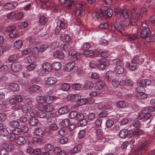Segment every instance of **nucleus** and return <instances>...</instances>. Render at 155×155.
Here are the masks:
<instances>
[{
	"mask_svg": "<svg viewBox=\"0 0 155 155\" xmlns=\"http://www.w3.org/2000/svg\"><path fill=\"white\" fill-rule=\"evenodd\" d=\"M37 116L41 118H45L47 116V114L42 110H38V113Z\"/></svg>",
	"mask_w": 155,
	"mask_h": 155,
	"instance_id": "nucleus-45",
	"label": "nucleus"
},
{
	"mask_svg": "<svg viewBox=\"0 0 155 155\" xmlns=\"http://www.w3.org/2000/svg\"><path fill=\"white\" fill-rule=\"evenodd\" d=\"M53 55L56 58H63L64 57L63 53L61 51H55L53 54Z\"/></svg>",
	"mask_w": 155,
	"mask_h": 155,
	"instance_id": "nucleus-20",
	"label": "nucleus"
},
{
	"mask_svg": "<svg viewBox=\"0 0 155 155\" xmlns=\"http://www.w3.org/2000/svg\"><path fill=\"white\" fill-rule=\"evenodd\" d=\"M9 88L14 91H17L19 90L18 84L15 83H12L8 85Z\"/></svg>",
	"mask_w": 155,
	"mask_h": 155,
	"instance_id": "nucleus-18",
	"label": "nucleus"
},
{
	"mask_svg": "<svg viewBox=\"0 0 155 155\" xmlns=\"http://www.w3.org/2000/svg\"><path fill=\"white\" fill-rule=\"evenodd\" d=\"M141 30L140 34V37L146 41L147 42L155 41V35L152 34L149 32L150 29L148 30L142 29Z\"/></svg>",
	"mask_w": 155,
	"mask_h": 155,
	"instance_id": "nucleus-1",
	"label": "nucleus"
},
{
	"mask_svg": "<svg viewBox=\"0 0 155 155\" xmlns=\"http://www.w3.org/2000/svg\"><path fill=\"white\" fill-rule=\"evenodd\" d=\"M69 54L71 56V58L74 61L81 58V54L74 50H71L69 52Z\"/></svg>",
	"mask_w": 155,
	"mask_h": 155,
	"instance_id": "nucleus-4",
	"label": "nucleus"
},
{
	"mask_svg": "<svg viewBox=\"0 0 155 155\" xmlns=\"http://www.w3.org/2000/svg\"><path fill=\"white\" fill-rule=\"evenodd\" d=\"M11 2H8L6 3L4 5V8L6 9H13V8L12 7Z\"/></svg>",
	"mask_w": 155,
	"mask_h": 155,
	"instance_id": "nucleus-56",
	"label": "nucleus"
},
{
	"mask_svg": "<svg viewBox=\"0 0 155 155\" xmlns=\"http://www.w3.org/2000/svg\"><path fill=\"white\" fill-rule=\"evenodd\" d=\"M2 146V148L0 150V155H9V152L15 149L14 146L12 144L4 143Z\"/></svg>",
	"mask_w": 155,
	"mask_h": 155,
	"instance_id": "nucleus-2",
	"label": "nucleus"
},
{
	"mask_svg": "<svg viewBox=\"0 0 155 155\" xmlns=\"http://www.w3.org/2000/svg\"><path fill=\"white\" fill-rule=\"evenodd\" d=\"M105 85V82L103 81H99L96 83L94 87L96 90H100L103 88Z\"/></svg>",
	"mask_w": 155,
	"mask_h": 155,
	"instance_id": "nucleus-15",
	"label": "nucleus"
},
{
	"mask_svg": "<svg viewBox=\"0 0 155 155\" xmlns=\"http://www.w3.org/2000/svg\"><path fill=\"white\" fill-rule=\"evenodd\" d=\"M99 63V60H92L91 61L90 63V65L92 68H95Z\"/></svg>",
	"mask_w": 155,
	"mask_h": 155,
	"instance_id": "nucleus-53",
	"label": "nucleus"
},
{
	"mask_svg": "<svg viewBox=\"0 0 155 155\" xmlns=\"http://www.w3.org/2000/svg\"><path fill=\"white\" fill-rule=\"evenodd\" d=\"M53 146L51 144L48 143L45 145V149L47 151H51L53 148Z\"/></svg>",
	"mask_w": 155,
	"mask_h": 155,
	"instance_id": "nucleus-51",
	"label": "nucleus"
},
{
	"mask_svg": "<svg viewBox=\"0 0 155 155\" xmlns=\"http://www.w3.org/2000/svg\"><path fill=\"white\" fill-rule=\"evenodd\" d=\"M115 28L117 31L122 32L124 30V28L121 23H115L114 24Z\"/></svg>",
	"mask_w": 155,
	"mask_h": 155,
	"instance_id": "nucleus-31",
	"label": "nucleus"
},
{
	"mask_svg": "<svg viewBox=\"0 0 155 155\" xmlns=\"http://www.w3.org/2000/svg\"><path fill=\"white\" fill-rule=\"evenodd\" d=\"M8 130L5 128H3L0 131V135L2 136H7L8 134Z\"/></svg>",
	"mask_w": 155,
	"mask_h": 155,
	"instance_id": "nucleus-50",
	"label": "nucleus"
},
{
	"mask_svg": "<svg viewBox=\"0 0 155 155\" xmlns=\"http://www.w3.org/2000/svg\"><path fill=\"white\" fill-rule=\"evenodd\" d=\"M28 25V23L26 22L22 21L19 23L18 27L20 28H24L27 27Z\"/></svg>",
	"mask_w": 155,
	"mask_h": 155,
	"instance_id": "nucleus-64",
	"label": "nucleus"
},
{
	"mask_svg": "<svg viewBox=\"0 0 155 155\" xmlns=\"http://www.w3.org/2000/svg\"><path fill=\"white\" fill-rule=\"evenodd\" d=\"M18 56L16 54H14L11 56L8 59V60L10 62H12L18 59Z\"/></svg>",
	"mask_w": 155,
	"mask_h": 155,
	"instance_id": "nucleus-49",
	"label": "nucleus"
},
{
	"mask_svg": "<svg viewBox=\"0 0 155 155\" xmlns=\"http://www.w3.org/2000/svg\"><path fill=\"white\" fill-rule=\"evenodd\" d=\"M24 14L22 12H19L15 14V18L18 19H20L24 17Z\"/></svg>",
	"mask_w": 155,
	"mask_h": 155,
	"instance_id": "nucleus-58",
	"label": "nucleus"
},
{
	"mask_svg": "<svg viewBox=\"0 0 155 155\" xmlns=\"http://www.w3.org/2000/svg\"><path fill=\"white\" fill-rule=\"evenodd\" d=\"M107 61H105L104 59H100L99 60V63L97 65V67L100 70H104L105 68V66L106 64V62Z\"/></svg>",
	"mask_w": 155,
	"mask_h": 155,
	"instance_id": "nucleus-8",
	"label": "nucleus"
},
{
	"mask_svg": "<svg viewBox=\"0 0 155 155\" xmlns=\"http://www.w3.org/2000/svg\"><path fill=\"white\" fill-rule=\"evenodd\" d=\"M145 111L146 110L143 109L141 112V114L142 115V118L144 117L145 120H147L150 118L151 115L150 113H148L147 111Z\"/></svg>",
	"mask_w": 155,
	"mask_h": 155,
	"instance_id": "nucleus-26",
	"label": "nucleus"
},
{
	"mask_svg": "<svg viewBox=\"0 0 155 155\" xmlns=\"http://www.w3.org/2000/svg\"><path fill=\"white\" fill-rule=\"evenodd\" d=\"M6 31L8 32H10L9 36L11 38L16 37L18 34V32L16 30V27L14 26L8 27Z\"/></svg>",
	"mask_w": 155,
	"mask_h": 155,
	"instance_id": "nucleus-3",
	"label": "nucleus"
},
{
	"mask_svg": "<svg viewBox=\"0 0 155 155\" xmlns=\"http://www.w3.org/2000/svg\"><path fill=\"white\" fill-rule=\"evenodd\" d=\"M128 131L127 129H123L120 130L119 135L120 137L122 138H125L128 135Z\"/></svg>",
	"mask_w": 155,
	"mask_h": 155,
	"instance_id": "nucleus-19",
	"label": "nucleus"
},
{
	"mask_svg": "<svg viewBox=\"0 0 155 155\" xmlns=\"http://www.w3.org/2000/svg\"><path fill=\"white\" fill-rule=\"evenodd\" d=\"M83 55L85 57H88L94 55V52L91 50H86L83 52Z\"/></svg>",
	"mask_w": 155,
	"mask_h": 155,
	"instance_id": "nucleus-24",
	"label": "nucleus"
},
{
	"mask_svg": "<svg viewBox=\"0 0 155 155\" xmlns=\"http://www.w3.org/2000/svg\"><path fill=\"white\" fill-rule=\"evenodd\" d=\"M29 113L30 114V115L31 117H33V116L35 115L37 116L38 114V110H37L30 107Z\"/></svg>",
	"mask_w": 155,
	"mask_h": 155,
	"instance_id": "nucleus-39",
	"label": "nucleus"
},
{
	"mask_svg": "<svg viewBox=\"0 0 155 155\" xmlns=\"http://www.w3.org/2000/svg\"><path fill=\"white\" fill-rule=\"evenodd\" d=\"M114 72L117 74H121L124 72V69L123 67L120 65H118L116 66L114 70Z\"/></svg>",
	"mask_w": 155,
	"mask_h": 155,
	"instance_id": "nucleus-17",
	"label": "nucleus"
},
{
	"mask_svg": "<svg viewBox=\"0 0 155 155\" xmlns=\"http://www.w3.org/2000/svg\"><path fill=\"white\" fill-rule=\"evenodd\" d=\"M30 107L28 106L27 107L25 105H24L22 106L21 110L23 112L25 113H27L29 112Z\"/></svg>",
	"mask_w": 155,
	"mask_h": 155,
	"instance_id": "nucleus-47",
	"label": "nucleus"
},
{
	"mask_svg": "<svg viewBox=\"0 0 155 155\" xmlns=\"http://www.w3.org/2000/svg\"><path fill=\"white\" fill-rule=\"evenodd\" d=\"M104 6H103L102 8H101V10H104L103 12L105 15L108 17H111L113 15V12L112 9H110L108 7H106L105 9H104Z\"/></svg>",
	"mask_w": 155,
	"mask_h": 155,
	"instance_id": "nucleus-9",
	"label": "nucleus"
},
{
	"mask_svg": "<svg viewBox=\"0 0 155 155\" xmlns=\"http://www.w3.org/2000/svg\"><path fill=\"white\" fill-rule=\"evenodd\" d=\"M70 120L68 119H64L61 122V126L64 127H66L69 125Z\"/></svg>",
	"mask_w": 155,
	"mask_h": 155,
	"instance_id": "nucleus-42",
	"label": "nucleus"
},
{
	"mask_svg": "<svg viewBox=\"0 0 155 155\" xmlns=\"http://www.w3.org/2000/svg\"><path fill=\"white\" fill-rule=\"evenodd\" d=\"M9 125L13 128H17L19 126V123L17 120H13L10 122Z\"/></svg>",
	"mask_w": 155,
	"mask_h": 155,
	"instance_id": "nucleus-33",
	"label": "nucleus"
},
{
	"mask_svg": "<svg viewBox=\"0 0 155 155\" xmlns=\"http://www.w3.org/2000/svg\"><path fill=\"white\" fill-rule=\"evenodd\" d=\"M137 36L136 35H130L127 36V38L129 41H132L137 38Z\"/></svg>",
	"mask_w": 155,
	"mask_h": 155,
	"instance_id": "nucleus-61",
	"label": "nucleus"
},
{
	"mask_svg": "<svg viewBox=\"0 0 155 155\" xmlns=\"http://www.w3.org/2000/svg\"><path fill=\"white\" fill-rule=\"evenodd\" d=\"M118 85V82L115 79H113L112 80V82H111V86L112 87L116 88L117 87Z\"/></svg>",
	"mask_w": 155,
	"mask_h": 155,
	"instance_id": "nucleus-63",
	"label": "nucleus"
},
{
	"mask_svg": "<svg viewBox=\"0 0 155 155\" xmlns=\"http://www.w3.org/2000/svg\"><path fill=\"white\" fill-rule=\"evenodd\" d=\"M77 115V112L75 110H73L70 112L69 114V117L70 118L73 119L76 118Z\"/></svg>",
	"mask_w": 155,
	"mask_h": 155,
	"instance_id": "nucleus-48",
	"label": "nucleus"
},
{
	"mask_svg": "<svg viewBox=\"0 0 155 155\" xmlns=\"http://www.w3.org/2000/svg\"><path fill=\"white\" fill-rule=\"evenodd\" d=\"M140 83L143 85L144 84L146 86H149L151 84V81L149 79H143L140 81Z\"/></svg>",
	"mask_w": 155,
	"mask_h": 155,
	"instance_id": "nucleus-43",
	"label": "nucleus"
},
{
	"mask_svg": "<svg viewBox=\"0 0 155 155\" xmlns=\"http://www.w3.org/2000/svg\"><path fill=\"white\" fill-rule=\"evenodd\" d=\"M35 61V58L33 55H30L27 57L26 62L28 64L34 63Z\"/></svg>",
	"mask_w": 155,
	"mask_h": 155,
	"instance_id": "nucleus-37",
	"label": "nucleus"
},
{
	"mask_svg": "<svg viewBox=\"0 0 155 155\" xmlns=\"http://www.w3.org/2000/svg\"><path fill=\"white\" fill-rule=\"evenodd\" d=\"M21 68V65L18 62L13 63L11 65V70L14 72L18 71Z\"/></svg>",
	"mask_w": 155,
	"mask_h": 155,
	"instance_id": "nucleus-5",
	"label": "nucleus"
},
{
	"mask_svg": "<svg viewBox=\"0 0 155 155\" xmlns=\"http://www.w3.org/2000/svg\"><path fill=\"white\" fill-rule=\"evenodd\" d=\"M36 67V65L35 64H30L27 67V69L28 71H31L33 70Z\"/></svg>",
	"mask_w": 155,
	"mask_h": 155,
	"instance_id": "nucleus-62",
	"label": "nucleus"
},
{
	"mask_svg": "<svg viewBox=\"0 0 155 155\" xmlns=\"http://www.w3.org/2000/svg\"><path fill=\"white\" fill-rule=\"evenodd\" d=\"M23 42L21 40L16 41L14 44V47L17 49L21 48Z\"/></svg>",
	"mask_w": 155,
	"mask_h": 155,
	"instance_id": "nucleus-30",
	"label": "nucleus"
},
{
	"mask_svg": "<svg viewBox=\"0 0 155 155\" xmlns=\"http://www.w3.org/2000/svg\"><path fill=\"white\" fill-rule=\"evenodd\" d=\"M48 46V45L46 44L41 45L39 47L40 52H42L44 51L47 49Z\"/></svg>",
	"mask_w": 155,
	"mask_h": 155,
	"instance_id": "nucleus-52",
	"label": "nucleus"
},
{
	"mask_svg": "<svg viewBox=\"0 0 155 155\" xmlns=\"http://www.w3.org/2000/svg\"><path fill=\"white\" fill-rule=\"evenodd\" d=\"M15 12H12L8 14L6 16L7 18L8 19H12L14 18H15Z\"/></svg>",
	"mask_w": 155,
	"mask_h": 155,
	"instance_id": "nucleus-59",
	"label": "nucleus"
},
{
	"mask_svg": "<svg viewBox=\"0 0 155 155\" xmlns=\"http://www.w3.org/2000/svg\"><path fill=\"white\" fill-rule=\"evenodd\" d=\"M75 67V63L73 61H71L65 65V69L68 71H71Z\"/></svg>",
	"mask_w": 155,
	"mask_h": 155,
	"instance_id": "nucleus-11",
	"label": "nucleus"
},
{
	"mask_svg": "<svg viewBox=\"0 0 155 155\" xmlns=\"http://www.w3.org/2000/svg\"><path fill=\"white\" fill-rule=\"evenodd\" d=\"M60 39L63 42H68L70 40V37L68 35L62 34L60 36Z\"/></svg>",
	"mask_w": 155,
	"mask_h": 155,
	"instance_id": "nucleus-32",
	"label": "nucleus"
},
{
	"mask_svg": "<svg viewBox=\"0 0 155 155\" xmlns=\"http://www.w3.org/2000/svg\"><path fill=\"white\" fill-rule=\"evenodd\" d=\"M55 97L54 96H48L46 97V102L48 103L51 104L53 102Z\"/></svg>",
	"mask_w": 155,
	"mask_h": 155,
	"instance_id": "nucleus-55",
	"label": "nucleus"
},
{
	"mask_svg": "<svg viewBox=\"0 0 155 155\" xmlns=\"http://www.w3.org/2000/svg\"><path fill=\"white\" fill-rule=\"evenodd\" d=\"M121 12L123 17L126 19L130 18L132 16V12L129 10H127L121 9Z\"/></svg>",
	"mask_w": 155,
	"mask_h": 155,
	"instance_id": "nucleus-6",
	"label": "nucleus"
},
{
	"mask_svg": "<svg viewBox=\"0 0 155 155\" xmlns=\"http://www.w3.org/2000/svg\"><path fill=\"white\" fill-rule=\"evenodd\" d=\"M39 21L41 24L44 25L46 23L47 20L45 16H41L40 17Z\"/></svg>",
	"mask_w": 155,
	"mask_h": 155,
	"instance_id": "nucleus-54",
	"label": "nucleus"
},
{
	"mask_svg": "<svg viewBox=\"0 0 155 155\" xmlns=\"http://www.w3.org/2000/svg\"><path fill=\"white\" fill-rule=\"evenodd\" d=\"M37 101L39 103H43L46 102V97L38 96L36 97Z\"/></svg>",
	"mask_w": 155,
	"mask_h": 155,
	"instance_id": "nucleus-35",
	"label": "nucleus"
},
{
	"mask_svg": "<svg viewBox=\"0 0 155 155\" xmlns=\"http://www.w3.org/2000/svg\"><path fill=\"white\" fill-rule=\"evenodd\" d=\"M64 21V18H61L60 21V26L61 27V29H65L67 27V24L63 22Z\"/></svg>",
	"mask_w": 155,
	"mask_h": 155,
	"instance_id": "nucleus-60",
	"label": "nucleus"
},
{
	"mask_svg": "<svg viewBox=\"0 0 155 155\" xmlns=\"http://www.w3.org/2000/svg\"><path fill=\"white\" fill-rule=\"evenodd\" d=\"M29 122L31 125L35 126L38 124L39 121L37 117H31L30 118Z\"/></svg>",
	"mask_w": 155,
	"mask_h": 155,
	"instance_id": "nucleus-16",
	"label": "nucleus"
},
{
	"mask_svg": "<svg viewBox=\"0 0 155 155\" xmlns=\"http://www.w3.org/2000/svg\"><path fill=\"white\" fill-rule=\"evenodd\" d=\"M143 61L144 59L143 58L138 56H135L132 61V63L138 64H142Z\"/></svg>",
	"mask_w": 155,
	"mask_h": 155,
	"instance_id": "nucleus-14",
	"label": "nucleus"
},
{
	"mask_svg": "<svg viewBox=\"0 0 155 155\" xmlns=\"http://www.w3.org/2000/svg\"><path fill=\"white\" fill-rule=\"evenodd\" d=\"M71 86L70 84L69 83H63L61 84L60 88L63 91H67L70 89Z\"/></svg>",
	"mask_w": 155,
	"mask_h": 155,
	"instance_id": "nucleus-21",
	"label": "nucleus"
},
{
	"mask_svg": "<svg viewBox=\"0 0 155 155\" xmlns=\"http://www.w3.org/2000/svg\"><path fill=\"white\" fill-rule=\"evenodd\" d=\"M117 104L120 108H125L127 106V103L124 101H119L117 103Z\"/></svg>",
	"mask_w": 155,
	"mask_h": 155,
	"instance_id": "nucleus-44",
	"label": "nucleus"
},
{
	"mask_svg": "<svg viewBox=\"0 0 155 155\" xmlns=\"http://www.w3.org/2000/svg\"><path fill=\"white\" fill-rule=\"evenodd\" d=\"M69 110V108L68 107L64 106L59 109L58 112L59 114L62 115L67 113Z\"/></svg>",
	"mask_w": 155,
	"mask_h": 155,
	"instance_id": "nucleus-23",
	"label": "nucleus"
},
{
	"mask_svg": "<svg viewBox=\"0 0 155 155\" xmlns=\"http://www.w3.org/2000/svg\"><path fill=\"white\" fill-rule=\"evenodd\" d=\"M40 89V87L37 85L33 84L31 85L30 87V90L32 92H36L38 91Z\"/></svg>",
	"mask_w": 155,
	"mask_h": 155,
	"instance_id": "nucleus-40",
	"label": "nucleus"
},
{
	"mask_svg": "<svg viewBox=\"0 0 155 155\" xmlns=\"http://www.w3.org/2000/svg\"><path fill=\"white\" fill-rule=\"evenodd\" d=\"M43 69L48 71H50L52 69V64H51L47 62L42 65Z\"/></svg>",
	"mask_w": 155,
	"mask_h": 155,
	"instance_id": "nucleus-25",
	"label": "nucleus"
},
{
	"mask_svg": "<svg viewBox=\"0 0 155 155\" xmlns=\"http://www.w3.org/2000/svg\"><path fill=\"white\" fill-rule=\"evenodd\" d=\"M34 133L36 135L41 136L43 134L44 131L41 129L37 128L35 130Z\"/></svg>",
	"mask_w": 155,
	"mask_h": 155,
	"instance_id": "nucleus-41",
	"label": "nucleus"
},
{
	"mask_svg": "<svg viewBox=\"0 0 155 155\" xmlns=\"http://www.w3.org/2000/svg\"><path fill=\"white\" fill-rule=\"evenodd\" d=\"M54 153L57 155H67V153L60 147H57L54 149Z\"/></svg>",
	"mask_w": 155,
	"mask_h": 155,
	"instance_id": "nucleus-7",
	"label": "nucleus"
},
{
	"mask_svg": "<svg viewBox=\"0 0 155 155\" xmlns=\"http://www.w3.org/2000/svg\"><path fill=\"white\" fill-rule=\"evenodd\" d=\"M82 148L81 145H78L74 146L71 151L72 153H75L79 152Z\"/></svg>",
	"mask_w": 155,
	"mask_h": 155,
	"instance_id": "nucleus-34",
	"label": "nucleus"
},
{
	"mask_svg": "<svg viewBox=\"0 0 155 155\" xmlns=\"http://www.w3.org/2000/svg\"><path fill=\"white\" fill-rule=\"evenodd\" d=\"M84 6L82 5H80L77 6V8H78L75 12V14L77 15H81V16H83L84 14V11L83 9Z\"/></svg>",
	"mask_w": 155,
	"mask_h": 155,
	"instance_id": "nucleus-10",
	"label": "nucleus"
},
{
	"mask_svg": "<svg viewBox=\"0 0 155 155\" xmlns=\"http://www.w3.org/2000/svg\"><path fill=\"white\" fill-rule=\"evenodd\" d=\"M72 47L71 43H70L64 44L63 46V50L65 52H68L69 50Z\"/></svg>",
	"mask_w": 155,
	"mask_h": 155,
	"instance_id": "nucleus-27",
	"label": "nucleus"
},
{
	"mask_svg": "<svg viewBox=\"0 0 155 155\" xmlns=\"http://www.w3.org/2000/svg\"><path fill=\"white\" fill-rule=\"evenodd\" d=\"M57 81V79L55 77H51L46 80V83L48 84H55Z\"/></svg>",
	"mask_w": 155,
	"mask_h": 155,
	"instance_id": "nucleus-22",
	"label": "nucleus"
},
{
	"mask_svg": "<svg viewBox=\"0 0 155 155\" xmlns=\"http://www.w3.org/2000/svg\"><path fill=\"white\" fill-rule=\"evenodd\" d=\"M43 110L47 112H51L54 110L53 106L52 105L48 104L44 106Z\"/></svg>",
	"mask_w": 155,
	"mask_h": 155,
	"instance_id": "nucleus-28",
	"label": "nucleus"
},
{
	"mask_svg": "<svg viewBox=\"0 0 155 155\" xmlns=\"http://www.w3.org/2000/svg\"><path fill=\"white\" fill-rule=\"evenodd\" d=\"M115 74L113 71H109L107 72L106 74V79L108 81H110L111 79L114 77Z\"/></svg>",
	"mask_w": 155,
	"mask_h": 155,
	"instance_id": "nucleus-13",
	"label": "nucleus"
},
{
	"mask_svg": "<svg viewBox=\"0 0 155 155\" xmlns=\"http://www.w3.org/2000/svg\"><path fill=\"white\" fill-rule=\"evenodd\" d=\"M58 126L54 123L51 124L48 127L49 130L50 131H55L58 130Z\"/></svg>",
	"mask_w": 155,
	"mask_h": 155,
	"instance_id": "nucleus-38",
	"label": "nucleus"
},
{
	"mask_svg": "<svg viewBox=\"0 0 155 155\" xmlns=\"http://www.w3.org/2000/svg\"><path fill=\"white\" fill-rule=\"evenodd\" d=\"M52 69L57 70L61 68V65L59 62H56L52 64Z\"/></svg>",
	"mask_w": 155,
	"mask_h": 155,
	"instance_id": "nucleus-36",
	"label": "nucleus"
},
{
	"mask_svg": "<svg viewBox=\"0 0 155 155\" xmlns=\"http://www.w3.org/2000/svg\"><path fill=\"white\" fill-rule=\"evenodd\" d=\"M133 125L135 127H138L140 126V124L137 119H135L133 123Z\"/></svg>",
	"mask_w": 155,
	"mask_h": 155,
	"instance_id": "nucleus-57",
	"label": "nucleus"
},
{
	"mask_svg": "<svg viewBox=\"0 0 155 155\" xmlns=\"http://www.w3.org/2000/svg\"><path fill=\"white\" fill-rule=\"evenodd\" d=\"M16 143L18 145H23L26 143L25 138L21 136L18 137L15 140Z\"/></svg>",
	"mask_w": 155,
	"mask_h": 155,
	"instance_id": "nucleus-12",
	"label": "nucleus"
},
{
	"mask_svg": "<svg viewBox=\"0 0 155 155\" xmlns=\"http://www.w3.org/2000/svg\"><path fill=\"white\" fill-rule=\"evenodd\" d=\"M137 96L140 99H143L146 98L148 97V95L145 93L144 92H141L139 93H137Z\"/></svg>",
	"mask_w": 155,
	"mask_h": 155,
	"instance_id": "nucleus-46",
	"label": "nucleus"
},
{
	"mask_svg": "<svg viewBox=\"0 0 155 155\" xmlns=\"http://www.w3.org/2000/svg\"><path fill=\"white\" fill-rule=\"evenodd\" d=\"M88 100L87 98H78L77 101V103L78 105L81 106L85 104L88 103Z\"/></svg>",
	"mask_w": 155,
	"mask_h": 155,
	"instance_id": "nucleus-29",
	"label": "nucleus"
}]
</instances>
